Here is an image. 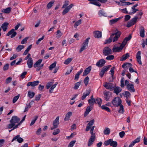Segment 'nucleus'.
I'll list each match as a JSON object with an SVG mask.
<instances>
[{
	"label": "nucleus",
	"mask_w": 147,
	"mask_h": 147,
	"mask_svg": "<svg viewBox=\"0 0 147 147\" xmlns=\"http://www.w3.org/2000/svg\"><path fill=\"white\" fill-rule=\"evenodd\" d=\"M20 25V24H18L15 27V30H17ZM16 32L14 31V29H12L7 33L6 36H8L11 35L10 36L11 38H12L15 37L16 36Z\"/></svg>",
	"instance_id": "nucleus-1"
},
{
	"label": "nucleus",
	"mask_w": 147,
	"mask_h": 147,
	"mask_svg": "<svg viewBox=\"0 0 147 147\" xmlns=\"http://www.w3.org/2000/svg\"><path fill=\"white\" fill-rule=\"evenodd\" d=\"M104 144L106 146L110 145L113 147H116L117 145V142L113 141L112 139H109L105 141L104 142Z\"/></svg>",
	"instance_id": "nucleus-2"
},
{
	"label": "nucleus",
	"mask_w": 147,
	"mask_h": 147,
	"mask_svg": "<svg viewBox=\"0 0 147 147\" xmlns=\"http://www.w3.org/2000/svg\"><path fill=\"white\" fill-rule=\"evenodd\" d=\"M112 34H114L112 36V40L113 42H114L118 40V38L120 37L121 34V32L116 29L115 30V32Z\"/></svg>",
	"instance_id": "nucleus-3"
},
{
	"label": "nucleus",
	"mask_w": 147,
	"mask_h": 147,
	"mask_svg": "<svg viewBox=\"0 0 147 147\" xmlns=\"http://www.w3.org/2000/svg\"><path fill=\"white\" fill-rule=\"evenodd\" d=\"M112 103L115 106L117 107L121 104L122 101L119 97H116L113 99Z\"/></svg>",
	"instance_id": "nucleus-4"
},
{
	"label": "nucleus",
	"mask_w": 147,
	"mask_h": 147,
	"mask_svg": "<svg viewBox=\"0 0 147 147\" xmlns=\"http://www.w3.org/2000/svg\"><path fill=\"white\" fill-rule=\"evenodd\" d=\"M94 119H92L89 122L88 124L87 125L86 129V131H88L90 128L91 130L94 131L95 126H92L91 128V126L94 124Z\"/></svg>",
	"instance_id": "nucleus-5"
},
{
	"label": "nucleus",
	"mask_w": 147,
	"mask_h": 147,
	"mask_svg": "<svg viewBox=\"0 0 147 147\" xmlns=\"http://www.w3.org/2000/svg\"><path fill=\"white\" fill-rule=\"evenodd\" d=\"M90 39V38L88 37L85 40L84 42L83 43V45L82 46L80 50V53L82 52V51L86 49V47L88 46L89 40Z\"/></svg>",
	"instance_id": "nucleus-6"
},
{
	"label": "nucleus",
	"mask_w": 147,
	"mask_h": 147,
	"mask_svg": "<svg viewBox=\"0 0 147 147\" xmlns=\"http://www.w3.org/2000/svg\"><path fill=\"white\" fill-rule=\"evenodd\" d=\"M103 54L105 56L108 55L112 53V51L111 49L108 47H105L103 50Z\"/></svg>",
	"instance_id": "nucleus-7"
},
{
	"label": "nucleus",
	"mask_w": 147,
	"mask_h": 147,
	"mask_svg": "<svg viewBox=\"0 0 147 147\" xmlns=\"http://www.w3.org/2000/svg\"><path fill=\"white\" fill-rule=\"evenodd\" d=\"M106 61L104 59H102L98 61L96 63V66L99 67H102L104 66Z\"/></svg>",
	"instance_id": "nucleus-8"
},
{
	"label": "nucleus",
	"mask_w": 147,
	"mask_h": 147,
	"mask_svg": "<svg viewBox=\"0 0 147 147\" xmlns=\"http://www.w3.org/2000/svg\"><path fill=\"white\" fill-rule=\"evenodd\" d=\"M104 86L106 89H109L111 91L113 90L114 88L113 84L110 83L105 82Z\"/></svg>",
	"instance_id": "nucleus-9"
},
{
	"label": "nucleus",
	"mask_w": 147,
	"mask_h": 147,
	"mask_svg": "<svg viewBox=\"0 0 147 147\" xmlns=\"http://www.w3.org/2000/svg\"><path fill=\"white\" fill-rule=\"evenodd\" d=\"M20 119L17 116H13L12 117L11 119L10 120L9 122L10 123H14V124L16 125V123H18L20 121Z\"/></svg>",
	"instance_id": "nucleus-10"
},
{
	"label": "nucleus",
	"mask_w": 147,
	"mask_h": 147,
	"mask_svg": "<svg viewBox=\"0 0 147 147\" xmlns=\"http://www.w3.org/2000/svg\"><path fill=\"white\" fill-rule=\"evenodd\" d=\"M74 6L73 4H71L67 6L66 8L63 10L62 13L63 15H64L65 14L67 13Z\"/></svg>",
	"instance_id": "nucleus-11"
},
{
	"label": "nucleus",
	"mask_w": 147,
	"mask_h": 147,
	"mask_svg": "<svg viewBox=\"0 0 147 147\" xmlns=\"http://www.w3.org/2000/svg\"><path fill=\"white\" fill-rule=\"evenodd\" d=\"M124 47L122 43L121 44L120 46L119 47H116L115 46L113 48L112 50L114 52H119L120 51L122 50L123 47Z\"/></svg>",
	"instance_id": "nucleus-12"
},
{
	"label": "nucleus",
	"mask_w": 147,
	"mask_h": 147,
	"mask_svg": "<svg viewBox=\"0 0 147 147\" xmlns=\"http://www.w3.org/2000/svg\"><path fill=\"white\" fill-rule=\"evenodd\" d=\"M141 52L140 51L138 52L136 55V58L137 59V61L138 62L140 65L142 64V63L141 61Z\"/></svg>",
	"instance_id": "nucleus-13"
},
{
	"label": "nucleus",
	"mask_w": 147,
	"mask_h": 147,
	"mask_svg": "<svg viewBox=\"0 0 147 147\" xmlns=\"http://www.w3.org/2000/svg\"><path fill=\"white\" fill-rule=\"evenodd\" d=\"M39 82L38 81H34L33 82H29L27 84V86H31L32 87H34L38 85Z\"/></svg>",
	"instance_id": "nucleus-14"
},
{
	"label": "nucleus",
	"mask_w": 147,
	"mask_h": 147,
	"mask_svg": "<svg viewBox=\"0 0 147 147\" xmlns=\"http://www.w3.org/2000/svg\"><path fill=\"white\" fill-rule=\"evenodd\" d=\"M20 135H18L14 137L12 140V142H13L14 140L17 139V141L18 142L21 143L22 142L24 141V140L22 138L20 137Z\"/></svg>",
	"instance_id": "nucleus-15"
},
{
	"label": "nucleus",
	"mask_w": 147,
	"mask_h": 147,
	"mask_svg": "<svg viewBox=\"0 0 147 147\" xmlns=\"http://www.w3.org/2000/svg\"><path fill=\"white\" fill-rule=\"evenodd\" d=\"M127 88L128 90L130 92H134L135 91V89L134 87V85L132 84L129 83V84L127 85Z\"/></svg>",
	"instance_id": "nucleus-16"
},
{
	"label": "nucleus",
	"mask_w": 147,
	"mask_h": 147,
	"mask_svg": "<svg viewBox=\"0 0 147 147\" xmlns=\"http://www.w3.org/2000/svg\"><path fill=\"white\" fill-rule=\"evenodd\" d=\"M91 69V66H89L88 67L86 68L84 70L83 74V76H86L87 75L90 71Z\"/></svg>",
	"instance_id": "nucleus-17"
},
{
	"label": "nucleus",
	"mask_w": 147,
	"mask_h": 147,
	"mask_svg": "<svg viewBox=\"0 0 147 147\" xmlns=\"http://www.w3.org/2000/svg\"><path fill=\"white\" fill-rule=\"evenodd\" d=\"M93 108L91 106H88L86 109V111L84 113V116L86 117L89 114L90 112L92 110Z\"/></svg>",
	"instance_id": "nucleus-18"
},
{
	"label": "nucleus",
	"mask_w": 147,
	"mask_h": 147,
	"mask_svg": "<svg viewBox=\"0 0 147 147\" xmlns=\"http://www.w3.org/2000/svg\"><path fill=\"white\" fill-rule=\"evenodd\" d=\"M140 36L142 38H144L145 36V30L144 27L141 26H140Z\"/></svg>",
	"instance_id": "nucleus-19"
},
{
	"label": "nucleus",
	"mask_w": 147,
	"mask_h": 147,
	"mask_svg": "<svg viewBox=\"0 0 147 147\" xmlns=\"http://www.w3.org/2000/svg\"><path fill=\"white\" fill-rule=\"evenodd\" d=\"M131 38V34H129L127 37H126L123 40L122 43L124 46L126 44L127 41L129 40Z\"/></svg>",
	"instance_id": "nucleus-20"
},
{
	"label": "nucleus",
	"mask_w": 147,
	"mask_h": 147,
	"mask_svg": "<svg viewBox=\"0 0 147 147\" xmlns=\"http://www.w3.org/2000/svg\"><path fill=\"white\" fill-rule=\"evenodd\" d=\"M94 37L97 38H99L101 37L102 36L101 32L100 31H97L94 32Z\"/></svg>",
	"instance_id": "nucleus-21"
},
{
	"label": "nucleus",
	"mask_w": 147,
	"mask_h": 147,
	"mask_svg": "<svg viewBox=\"0 0 147 147\" xmlns=\"http://www.w3.org/2000/svg\"><path fill=\"white\" fill-rule=\"evenodd\" d=\"M27 63L29 68H30L32 67L33 64V61L31 57L29 58V59H28Z\"/></svg>",
	"instance_id": "nucleus-22"
},
{
	"label": "nucleus",
	"mask_w": 147,
	"mask_h": 147,
	"mask_svg": "<svg viewBox=\"0 0 147 147\" xmlns=\"http://www.w3.org/2000/svg\"><path fill=\"white\" fill-rule=\"evenodd\" d=\"M59 117H57L53 121V125L54 127H58V125L59 123Z\"/></svg>",
	"instance_id": "nucleus-23"
},
{
	"label": "nucleus",
	"mask_w": 147,
	"mask_h": 147,
	"mask_svg": "<svg viewBox=\"0 0 147 147\" xmlns=\"http://www.w3.org/2000/svg\"><path fill=\"white\" fill-rule=\"evenodd\" d=\"M122 90V89L120 87L118 86H116L114 88L113 90H114L113 92L115 93L117 95L121 92Z\"/></svg>",
	"instance_id": "nucleus-24"
},
{
	"label": "nucleus",
	"mask_w": 147,
	"mask_h": 147,
	"mask_svg": "<svg viewBox=\"0 0 147 147\" xmlns=\"http://www.w3.org/2000/svg\"><path fill=\"white\" fill-rule=\"evenodd\" d=\"M123 16L117 18H115L112 19L110 20V24L111 25H112L117 22L118 21L121 19L122 18H123Z\"/></svg>",
	"instance_id": "nucleus-25"
},
{
	"label": "nucleus",
	"mask_w": 147,
	"mask_h": 147,
	"mask_svg": "<svg viewBox=\"0 0 147 147\" xmlns=\"http://www.w3.org/2000/svg\"><path fill=\"white\" fill-rule=\"evenodd\" d=\"M9 24V23L6 22H4L2 24L1 28L3 29L4 31H5L7 29Z\"/></svg>",
	"instance_id": "nucleus-26"
},
{
	"label": "nucleus",
	"mask_w": 147,
	"mask_h": 147,
	"mask_svg": "<svg viewBox=\"0 0 147 147\" xmlns=\"http://www.w3.org/2000/svg\"><path fill=\"white\" fill-rule=\"evenodd\" d=\"M88 1L90 2V3L98 6H100L101 5L98 2L97 0H88Z\"/></svg>",
	"instance_id": "nucleus-27"
},
{
	"label": "nucleus",
	"mask_w": 147,
	"mask_h": 147,
	"mask_svg": "<svg viewBox=\"0 0 147 147\" xmlns=\"http://www.w3.org/2000/svg\"><path fill=\"white\" fill-rule=\"evenodd\" d=\"M72 115V113L71 112L69 111L65 115V117L64 119V121H68Z\"/></svg>",
	"instance_id": "nucleus-28"
},
{
	"label": "nucleus",
	"mask_w": 147,
	"mask_h": 147,
	"mask_svg": "<svg viewBox=\"0 0 147 147\" xmlns=\"http://www.w3.org/2000/svg\"><path fill=\"white\" fill-rule=\"evenodd\" d=\"M90 90H87L86 91V93H84L83 94V96L82 97V99L84 100L86 97L88 96L90 94Z\"/></svg>",
	"instance_id": "nucleus-29"
},
{
	"label": "nucleus",
	"mask_w": 147,
	"mask_h": 147,
	"mask_svg": "<svg viewBox=\"0 0 147 147\" xmlns=\"http://www.w3.org/2000/svg\"><path fill=\"white\" fill-rule=\"evenodd\" d=\"M11 10V8L10 7H7L6 9H3L2 10V12L5 13H9Z\"/></svg>",
	"instance_id": "nucleus-30"
},
{
	"label": "nucleus",
	"mask_w": 147,
	"mask_h": 147,
	"mask_svg": "<svg viewBox=\"0 0 147 147\" xmlns=\"http://www.w3.org/2000/svg\"><path fill=\"white\" fill-rule=\"evenodd\" d=\"M83 71V70L81 69L78 72V73L75 75L74 79L75 80H76V81L78 80L79 77V76L82 73Z\"/></svg>",
	"instance_id": "nucleus-31"
},
{
	"label": "nucleus",
	"mask_w": 147,
	"mask_h": 147,
	"mask_svg": "<svg viewBox=\"0 0 147 147\" xmlns=\"http://www.w3.org/2000/svg\"><path fill=\"white\" fill-rule=\"evenodd\" d=\"M95 103L98 104L99 107H100L102 104V100L99 98H97L95 99Z\"/></svg>",
	"instance_id": "nucleus-32"
},
{
	"label": "nucleus",
	"mask_w": 147,
	"mask_h": 147,
	"mask_svg": "<svg viewBox=\"0 0 147 147\" xmlns=\"http://www.w3.org/2000/svg\"><path fill=\"white\" fill-rule=\"evenodd\" d=\"M129 57V54L127 53L126 54L123 55L120 60L121 61H124Z\"/></svg>",
	"instance_id": "nucleus-33"
},
{
	"label": "nucleus",
	"mask_w": 147,
	"mask_h": 147,
	"mask_svg": "<svg viewBox=\"0 0 147 147\" xmlns=\"http://www.w3.org/2000/svg\"><path fill=\"white\" fill-rule=\"evenodd\" d=\"M114 34H111L109 38L105 40L104 42V44H108L110 43L112 40V36Z\"/></svg>",
	"instance_id": "nucleus-34"
},
{
	"label": "nucleus",
	"mask_w": 147,
	"mask_h": 147,
	"mask_svg": "<svg viewBox=\"0 0 147 147\" xmlns=\"http://www.w3.org/2000/svg\"><path fill=\"white\" fill-rule=\"evenodd\" d=\"M110 129L109 128L106 127L104 130V134L105 135H108L110 134Z\"/></svg>",
	"instance_id": "nucleus-35"
},
{
	"label": "nucleus",
	"mask_w": 147,
	"mask_h": 147,
	"mask_svg": "<svg viewBox=\"0 0 147 147\" xmlns=\"http://www.w3.org/2000/svg\"><path fill=\"white\" fill-rule=\"evenodd\" d=\"M119 106L120 108L118 111L119 113L122 114H123L124 111V110L123 105L121 104Z\"/></svg>",
	"instance_id": "nucleus-36"
},
{
	"label": "nucleus",
	"mask_w": 147,
	"mask_h": 147,
	"mask_svg": "<svg viewBox=\"0 0 147 147\" xmlns=\"http://www.w3.org/2000/svg\"><path fill=\"white\" fill-rule=\"evenodd\" d=\"M42 61V59H39L37 61L34 65V67L36 68L38 66V65H39Z\"/></svg>",
	"instance_id": "nucleus-37"
},
{
	"label": "nucleus",
	"mask_w": 147,
	"mask_h": 147,
	"mask_svg": "<svg viewBox=\"0 0 147 147\" xmlns=\"http://www.w3.org/2000/svg\"><path fill=\"white\" fill-rule=\"evenodd\" d=\"M111 67V65L105 66L101 70L105 73V72L107 71Z\"/></svg>",
	"instance_id": "nucleus-38"
},
{
	"label": "nucleus",
	"mask_w": 147,
	"mask_h": 147,
	"mask_svg": "<svg viewBox=\"0 0 147 147\" xmlns=\"http://www.w3.org/2000/svg\"><path fill=\"white\" fill-rule=\"evenodd\" d=\"M35 95V93L33 92L29 91L28 92V95L30 98H33Z\"/></svg>",
	"instance_id": "nucleus-39"
},
{
	"label": "nucleus",
	"mask_w": 147,
	"mask_h": 147,
	"mask_svg": "<svg viewBox=\"0 0 147 147\" xmlns=\"http://www.w3.org/2000/svg\"><path fill=\"white\" fill-rule=\"evenodd\" d=\"M58 84V83L57 82H56L49 89V92L50 93H52L53 90L56 87Z\"/></svg>",
	"instance_id": "nucleus-40"
},
{
	"label": "nucleus",
	"mask_w": 147,
	"mask_h": 147,
	"mask_svg": "<svg viewBox=\"0 0 147 147\" xmlns=\"http://www.w3.org/2000/svg\"><path fill=\"white\" fill-rule=\"evenodd\" d=\"M95 140L94 139L92 138H90L88 140V146H90L93 144L94 142V141Z\"/></svg>",
	"instance_id": "nucleus-41"
},
{
	"label": "nucleus",
	"mask_w": 147,
	"mask_h": 147,
	"mask_svg": "<svg viewBox=\"0 0 147 147\" xmlns=\"http://www.w3.org/2000/svg\"><path fill=\"white\" fill-rule=\"evenodd\" d=\"M109 93V92L104 91V94L105 96L104 98L106 101H108L109 99V98L108 97Z\"/></svg>",
	"instance_id": "nucleus-42"
},
{
	"label": "nucleus",
	"mask_w": 147,
	"mask_h": 147,
	"mask_svg": "<svg viewBox=\"0 0 147 147\" xmlns=\"http://www.w3.org/2000/svg\"><path fill=\"white\" fill-rule=\"evenodd\" d=\"M54 2V1H52L49 3L47 5V8L48 9L50 8L53 5Z\"/></svg>",
	"instance_id": "nucleus-43"
},
{
	"label": "nucleus",
	"mask_w": 147,
	"mask_h": 147,
	"mask_svg": "<svg viewBox=\"0 0 147 147\" xmlns=\"http://www.w3.org/2000/svg\"><path fill=\"white\" fill-rule=\"evenodd\" d=\"M81 82H79L75 83V84L74 86V88L75 90L77 89L79 87V86H80L81 84Z\"/></svg>",
	"instance_id": "nucleus-44"
},
{
	"label": "nucleus",
	"mask_w": 147,
	"mask_h": 147,
	"mask_svg": "<svg viewBox=\"0 0 147 147\" xmlns=\"http://www.w3.org/2000/svg\"><path fill=\"white\" fill-rule=\"evenodd\" d=\"M128 65V66L129 67H131L132 66V65L131 63H123V64L122 65V67L124 68L125 67H127V65Z\"/></svg>",
	"instance_id": "nucleus-45"
},
{
	"label": "nucleus",
	"mask_w": 147,
	"mask_h": 147,
	"mask_svg": "<svg viewBox=\"0 0 147 147\" xmlns=\"http://www.w3.org/2000/svg\"><path fill=\"white\" fill-rule=\"evenodd\" d=\"M100 107L102 109L105 110L108 112H111V110L109 108V107L105 106V105H103L102 106H101Z\"/></svg>",
	"instance_id": "nucleus-46"
},
{
	"label": "nucleus",
	"mask_w": 147,
	"mask_h": 147,
	"mask_svg": "<svg viewBox=\"0 0 147 147\" xmlns=\"http://www.w3.org/2000/svg\"><path fill=\"white\" fill-rule=\"evenodd\" d=\"M57 62L55 61L54 63L52 64L49 67V69L50 70H52L56 66Z\"/></svg>",
	"instance_id": "nucleus-47"
},
{
	"label": "nucleus",
	"mask_w": 147,
	"mask_h": 147,
	"mask_svg": "<svg viewBox=\"0 0 147 147\" xmlns=\"http://www.w3.org/2000/svg\"><path fill=\"white\" fill-rule=\"evenodd\" d=\"M89 78L88 76L86 77L84 80V82L86 86H87L88 84Z\"/></svg>",
	"instance_id": "nucleus-48"
},
{
	"label": "nucleus",
	"mask_w": 147,
	"mask_h": 147,
	"mask_svg": "<svg viewBox=\"0 0 147 147\" xmlns=\"http://www.w3.org/2000/svg\"><path fill=\"white\" fill-rule=\"evenodd\" d=\"M24 47L23 45H19L16 48V50L17 51L19 52L22 49H23Z\"/></svg>",
	"instance_id": "nucleus-49"
},
{
	"label": "nucleus",
	"mask_w": 147,
	"mask_h": 147,
	"mask_svg": "<svg viewBox=\"0 0 147 147\" xmlns=\"http://www.w3.org/2000/svg\"><path fill=\"white\" fill-rule=\"evenodd\" d=\"M81 20H79L78 21L76 22V23L74 25V27H75V28H77V27L78 26L80 25L81 24Z\"/></svg>",
	"instance_id": "nucleus-50"
},
{
	"label": "nucleus",
	"mask_w": 147,
	"mask_h": 147,
	"mask_svg": "<svg viewBox=\"0 0 147 147\" xmlns=\"http://www.w3.org/2000/svg\"><path fill=\"white\" fill-rule=\"evenodd\" d=\"M125 94H124V93H123L122 94L123 95H124L125 96V97H126V98H128V97L131 96V94L129 92L127 91H125Z\"/></svg>",
	"instance_id": "nucleus-51"
},
{
	"label": "nucleus",
	"mask_w": 147,
	"mask_h": 147,
	"mask_svg": "<svg viewBox=\"0 0 147 147\" xmlns=\"http://www.w3.org/2000/svg\"><path fill=\"white\" fill-rule=\"evenodd\" d=\"M20 94H19L17 96H15L13 100V103H14L18 100L20 97Z\"/></svg>",
	"instance_id": "nucleus-52"
},
{
	"label": "nucleus",
	"mask_w": 147,
	"mask_h": 147,
	"mask_svg": "<svg viewBox=\"0 0 147 147\" xmlns=\"http://www.w3.org/2000/svg\"><path fill=\"white\" fill-rule=\"evenodd\" d=\"M114 58V55H108L106 58V59L108 60H113Z\"/></svg>",
	"instance_id": "nucleus-53"
},
{
	"label": "nucleus",
	"mask_w": 147,
	"mask_h": 147,
	"mask_svg": "<svg viewBox=\"0 0 147 147\" xmlns=\"http://www.w3.org/2000/svg\"><path fill=\"white\" fill-rule=\"evenodd\" d=\"M72 59L71 58H69L64 62V64L66 65H67L69 64L71 61Z\"/></svg>",
	"instance_id": "nucleus-54"
},
{
	"label": "nucleus",
	"mask_w": 147,
	"mask_h": 147,
	"mask_svg": "<svg viewBox=\"0 0 147 147\" xmlns=\"http://www.w3.org/2000/svg\"><path fill=\"white\" fill-rule=\"evenodd\" d=\"M38 116H35V118L33 120L30 124V126H32V125H33V124H34V123H35L36 121L37 120V119H38Z\"/></svg>",
	"instance_id": "nucleus-55"
},
{
	"label": "nucleus",
	"mask_w": 147,
	"mask_h": 147,
	"mask_svg": "<svg viewBox=\"0 0 147 147\" xmlns=\"http://www.w3.org/2000/svg\"><path fill=\"white\" fill-rule=\"evenodd\" d=\"M124 77H122L121 78V86L122 88H123L124 86Z\"/></svg>",
	"instance_id": "nucleus-56"
},
{
	"label": "nucleus",
	"mask_w": 147,
	"mask_h": 147,
	"mask_svg": "<svg viewBox=\"0 0 147 147\" xmlns=\"http://www.w3.org/2000/svg\"><path fill=\"white\" fill-rule=\"evenodd\" d=\"M11 123L8 124L7 125V127L8 129H11L12 127H13L15 125V124H14V123Z\"/></svg>",
	"instance_id": "nucleus-57"
},
{
	"label": "nucleus",
	"mask_w": 147,
	"mask_h": 147,
	"mask_svg": "<svg viewBox=\"0 0 147 147\" xmlns=\"http://www.w3.org/2000/svg\"><path fill=\"white\" fill-rule=\"evenodd\" d=\"M88 102L91 105L93 106L94 103H95V100H92V99H89Z\"/></svg>",
	"instance_id": "nucleus-58"
},
{
	"label": "nucleus",
	"mask_w": 147,
	"mask_h": 147,
	"mask_svg": "<svg viewBox=\"0 0 147 147\" xmlns=\"http://www.w3.org/2000/svg\"><path fill=\"white\" fill-rule=\"evenodd\" d=\"M138 18L137 16H135L130 20L134 24L136 22Z\"/></svg>",
	"instance_id": "nucleus-59"
},
{
	"label": "nucleus",
	"mask_w": 147,
	"mask_h": 147,
	"mask_svg": "<svg viewBox=\"0 0 147 147\" xmlns=\"http://www.w3.org/2000/svg\"><path fill=\"white\" fill-rule=\"evenodd\" d=\"M76 142L75 140H73L70 142L69 144L68 147H73Z\"/></svg>",
	"instance_id": "nucleus-60"
},
{
	"label": "nucleus",
	"mask_w": 147,
	"mask_h": 147,
	"mask_svg": "<svg viewBox=\"0 0 147 147\" xmlns=\"http://www.w3.org/2000/svg\"><path fill=\"white\" fill-rule=\"evenodd\" d=\"M12 78L11 77H9L7 78L6 80L5 83L8 84L10 83L11 81Z\"/></svg>",
	"instance_id": "nucleus-61"
},
{
	"label": "nucleus",
	"mask_w": 147,
	"mask_h": 147,
	"mask_svg": "<svg viewBox=\"0 0 147 147\" xmlns=\"http://www.w3.org/2000/svg\"><path fill=\"white\" fill-rule=\"evenodd\" d=\"M69 4V1H65L63 5L62 8H63L66 7Z\"/></svg>",
	"instance_id": "nucleus-62"
},
{
	"label": "nucleus",
	"mask_w": 147,
	"mask_h": 147,
	"mask_svg": "<svg viewBox=\"0 0 147 147\" xmlns=\"http://www.w3.org/2000/svg\"><path fill=\"white\" fill-rule=\"evenodd\" d=\"M115 67H113L111 68V70L110 71V72H111V76H114V69H115Z\"/></svg>",
	"instance_id": "nucleus-63"
},
{
	"label": "nucleus",
	"mask_w": 147,
	"mask_h": 147,
	"mask_svg": "<svg viewBox=\"0 0 147 147\" xmlns=\"http://www.w3.org/2000/svg\"><path fill=\"white\" fill-rule=\"evenodd\" d=\"M134 24L130 20L129 21L127 22V27L129 28Z\"/></svg>",
	"instance_id": "nucleus-64"
}]
</instances>
